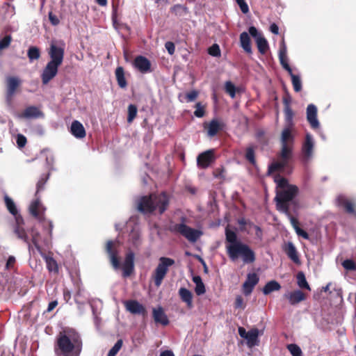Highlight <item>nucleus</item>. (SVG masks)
I'll return each instance as SVG.
<instances>
[{
	"label": "nucleus",
	"instance_id": "f257e3e1",
	"mask_svg": "<svg viewBox=\"0 0 356 356\" xmlns=\"http://www.w3.org/2000/svg\"><path fill=\"white\" fill-rule=\"evenodd\" d=\"M274 181L276 183V195L274 199L276 208L288 217L291 225L295 229V227H299L298 222L297 219L291 214L289 207L292 205L294 211L298 209V203L296 200L299 191L298 188L295 185L289 184L287 179L280 175L274 177Z\"/></svg>",
	"mask_w": 356,
	"mask_h": 356
},
{
	"label": "nucleus",
	"instance_id": "f03ea898",
	"mask_svg": "<svg viewBox=\"0 0 356 356\" xmlns=\"http://www.w3.org/2000/svg\"><path fill=\"white\" fill-rule=\"evenodd\" d=\"M81 347L80 335L73 329H67L59 333L55 351L58 356H79Z\"/></svg>",
	"mask_w": 356,
	"mask_h": 356
},
{
	"label": "nucleus",
	"instance_id": "7ed1b4c3",
	"mask_svg": "<svg viewBox=\"0 0 356 356\" xmlns=\"http://www.w3.org/2000/svg\"><path fill=\"white\" fill-rule=\"evenodd\" d=\"M49 173L43 174L40 176L36 184V199L31 203L29 207V211L31 214L39 220V222L42 224V227L44 228V229H47L49 237L44 238V242L46 245H49L50 244L51 238V231L53 230L54 225L51 220H46L43 217L45 209L42 205L38 195L40 191L44 190V185L49 179Z\"/></svg>",
	"mask_w": 356,
	"mask_h": 356
},
{
	"label": "nucleus",
	"instance_id": "20e7f679",
	"mask_svg": "<svg viewBox=\"0 0 356 356\" xmlns=\"http://www.w3.org/2000/svg\"><path fill=\"white\" fill-rule=\"evenodd\" d=\"M143 243L139 226L135 224L128 234L127 245L128 252L122 264L123 277L131 275L134 269V251L138 250Z\"/></svg>",
	"mask_w": 356,
	"mask_h": 356
},
{
	"label": "nucleus",
	"instance_id": "39448f33",
	"mask_svg": "<svg viewBox=\"0 0 356 356\" xmlns=\"http://www.w3.org/2000/svg\"><path fill=\"white\" fill-rule=\"evenodd\" d=\"M168 204V195L165 193H161L141 197L138 202L137 208L143 213H150L158 211L159 213L161 214L166 210Z\"/></svg>",
	"mask_w": 356,
	"mask_h": 356
},
{
	"label": "nucleus",
	"instance_id": "423d86ee",
	"mask_svg": "<svg viewBox=\"0 0 356 356\" xmlns=\"http://www.w3.org/2000/svg\"><path fill=\"white\" fill-rule=\"evenodd\" d=\"M227 255L232 261L241 258L244 264H252L255 261L254 251L246 244L241 242L232 246H226Z\"/></svg>",
	"mask_w": 356,
	"mask_h": 356
},
{
	"label": "nucleus",
	"instance_id": "0eeeda50",
	"mask_svg": "<svg viewBox=\"0 0 356 356\" xmlns=\"http://www.w3.org/2000/svg\"><path fill=\"white\" fill-rule=\"evenodd\" d=\"M4 200L8 210L12 215L15 217L17 225L15 228V233L17 234L19 238L24 241L28 245V249L30 254L34 253V248L29 243L28 235L26 233L24 229L21 226V223H22L23 219L20 216H18L17 209L15 202L8 195H5Z\"/></svg>",
	"mask_w": 356,
	"mask_h": 356
},
{
	"label": "nucleus",
	"instance_id": "6e6552de",
	"mask_svg": "<svg viewBox=\"0 0 356 356\" xmlns=\"http://www.w3.org/2000/svg\"><path fill=\"white\" fill-rule=\"evenodd\" d=\"M42 231H43L44 236L42 238L40 233L38 231H35L34 229H32V230H31L32 243L33 244V245L35 248V249L37 250V251L40 253V254L44 259V260L46 261L47 269L50 272L58 273V264H57V262L56 261V260L54 259H53L52 257H48L46 254H44L42 252V248L39 245V241L40 239L42 240L44 245L47 248H49L51 244V241L50 244L49 245H45V243L44 242V238L49 237V234H48L47 229H44V228L42 227ZM51 239H52V238H51Z\"/></svg>",
	"mask_w": 356,
	"mask_h": 356
},
{
	"label": "nucleus",
	"instance_id": "1a4fd4ad",
	"mask_svg": "<svg viewBox=\"0 0 356 356\" xmlns=\"http://www.w3.org/2000/svg\"><path fill=\"white\" fill-rule=\"evenodd\" d=\"M174 264L175 261L171 258L161 257L159 259V264L152 275L154 284L156 287L161 286L163 280L168 271V268L172 266Z\"/></svg>",
	"mask_w": 356,
	"mask_h": 356
},
{
	"label": "nucleus",
	"instance_id": "9d476101",
	"mask_svg": "<svg viewBox=\"0 0 356 356\" xmlns=\"http://www.w3.org/2000/svg\"><path fill=\"white\" fill-rule=\"evenodd\" d=\"M65 44L63 41L52 40L47 51L50 62L60 65L63 63L65 54Z\"/></svg>",
	"mask_w": 356,
	"mask_h": 356
},
{
	"label": "nucleus",
	"instance_id": "9b49d317",
	"mask_svg": "<svg viewBox=\"0 0 356 356\" xmlns=\"http://www.w3.org/2000/svg\"><path fill=\"white\" fill-rule=\"evenodd\" d=\"M172 231L179 233L191 243L196 242L202 235V232L191 228L184 222L175 224L173 225Z\"/></svg>",
	"mask_w": 356,
	"mask_h": 356
},
{
	"label": "nucleus",
	"instance_id": "f8f14e48",
	"mask_svg": "<svg viewBox=\"0 0 356 356\" xmlns=\"http://www.w3.org/2000/svg\"><path fill=\"white\" fill-rule=\"evenodd\" d=\"M315 141L312 135L307 133L301 148V157L305 163L311 161L314 155Z\"/></svg>",
	"mask_w": 356,
	"mask_h": 356
},
{
	"label": "nucleus",
	"instance_id": "ddd939ff",
	"mask_svg": "<svg viewBox=\"0 0 356 356\" xmlns=\"http://www.w3.org/2000/svg\"><path fill=\"white\" fill-rule=\"evenodd\" d=\"M60 66V65L50 61L47 63L41 74V79L43 84H47L56 76Z\"/></svg>",
	"mask_w": 356,
	"mask_h": 356
},
{
	"label": "nucleus",
	"instance_id": "4468645a",
	"mask_svg": "<svg viewBox=\"0 0 356 356\" xmlns=\"http://www.w3.org/2000/svg\"><path fill=\"white\" fill-rule=\"evenodd\" d=\"M248 31L252 37L255 39L259 51L261 54H265L268 48L267 40L254 26H250Z\"/></svg>",
	"mask_w": 356,
	"mask_h": 356
},
{
	"label": "nucleus",
	"instance_id": "2eb2a0df",
	"mask_svg": "<svg viewBox=\"0 0 356 356\" xmlns=\"http://www.w3.org/2000/svg\"><path fill=\"white\" fill-rule=\"evenodd\" d=\"M336 204L338 207L343 208L348 213L356 216L353 202L345 195H338L336 198Z\"/></svg>",
	"mask_w": 356,
	"mask_h": 356
},
{
	"label": "nucleus",
	"instance_id": "dca6fc26",
	"mask_svg": "<svg viewBox=\"0 0 356 356\" xmlns=\"http://www.w3.org/2000/svg\"><path fill=\"white\" fill-rule=\"evenodd\" d=\"M317 113L318 109L314 104H310L307 106L306 110L307 120L313 129H318L320 127V122L317 118Z\"/></svg>",
	"mask_w": 356,
	"mask_h": 356
},
{
	"label": "nucleus",
	"instance_id": "f3484780",
	"mask_svg": "<svg viewBox=\"0 0 356 356\" xmlns=\"http://www.w3.org/2000/svg\"><path fill=\"white\" fill-rule=\"evenodd\" d=\"M259 281V276L255 273H248L245 282L243 284V291L245 296L250 295L254 287Z\"/></svg>",
	"mask_w": 356,
	"mask_h": 356
},
{
	"label": "nucleus",
	"instance_id": "a211bd4d",
	"mask_svg": "<svg viewBox=\"0 0 356 356\" xmlns=\"http://www.w3.org/2000/svg\"><path fill=\"white\" fill-rule=\"evenodd\" d=\"M152 316L156 324H161L163 326H166L169 324L168 316L161 306L152 309Z\"/></svg>",
	"mask_w": 356,
	"mask_h": 356
},
{
	"label": "nucleus",
	"instance_id": "6ab92c4d",
	"mask_svg": "<svg viewBox=\"0 0 356 356\" xmlns=\"http://www.w3.org/2000/svg\"><path fill=\"white\" fill-rule=\"evenodd\" d=\"M20 83V80L15 76H10L7 79V94L6 100L10 104L13 96L14 95L17 87Z\"/></svg>",
	"mask_w": 356,
	"mask_h": 356
},
{
	"label": "nucleus",
	"instance_id": "aec40b11",
	"mask_svg": "<svg viewBox=\"0 0 356 356\" xmlns=\"http://www.w3.org/2000/svg\"><path fill=\"white\" fill-rule=\"evenodd\" d=\"M126 309L133 314H146L145 307L136 300H127L124 302Z\"/></svg>",
	"mask_w": 356,
	"mask_h": 356
},
{
	"label": "nucleus",
	"instance_id": "412c9836",
	"mask_svg": "<svg viewBox=\"0 0 356 356\" xmlns=\"http://www.w3.org/2000/svg\"><path fill=\"white\" fill-rule=\"evenodd\" d=\"M115 244L112 241H108L106 243V250L109 255L111 262L115 269L120 266L119 260L118 258V251L115 248Z\"/></svg>",
	"mask_w": 356,
	"mask_h": 356
},
{
	"label": "nucleus",
	"instance_id": "4be33fe9",
	"mask_svg": "<svg viewBox=\"0 0 356 356\" xmlns=\"http://www.w3.org/2000/svg\"><path fill=\"white\" fill-rule=\"evenodd\" d=\"M214 160L213 150L209 149L200 154L197 159V165L202 168L209 167L211 162Z\"/></svg>",
	"mask_w": 356,
	"mask_h": 356
},
{
	"label": "nucleus",
	"instance_id": "5701e85b",
	"mask_svg": "<svg viewBox=\"0 0 356 356\" xmlns=\"http://www.w3.org/2000/svg\"><path fill=\"white\" fill-rule=\"evenodd\" d=\"M134 66L143 74L151 72V63L145 56H137L134 60Z\"/></svg>",
	"mask_w": 356,
	"mask_h": 356
},
{
	"label": "nucleus",
	"instance_id": "b1692460",
	"mask_svg": "<svg viewBox=\"0 0 356 356\" xmlns=\"http://www.w3.org/2000/svg\"><path fill=\"white\" fill-rule=\"evenodd\" d=\"M284 252L288 257L296 264H300V259L299 258L296 248L292 242H288L283 248Z\"/></svg>",
	"mask_w": 356,
	"mask_h": 356
},
{
	"label": "nucleus",
	"instance_id": "393cba45",
	"mask_svg": "<svg viewBox=\"0 0 356 356\" xmlns=\"http://www.w3.org/2000/svg\"><path fill=\"white\" fill-rule=\"evenodd\" d=\"M284 296L289 300V302L295 305L306 299V296L300 290H295L293 291L286 293Z\"/></svg>",
	"mask_w": 356,
	"mask_h": 356
},
{
	"label": "nucleus",
	"instance_id": "a878e982",
	"mask_svg": "<svg viewBox=\"0 0 356 356\" xmlns=\"http://www.w3.org/2000/svg\"><path fill=\"white\" fill-rule=\"evenodd\" d=\"M281 144H286V145H291L294 141V136L293 134V129L291 125L284 128L281 134Z\"/></svg>",
	"mask_w": 356,
	"mask_h": 356
},
{
	"label": "nucleus",
	"instance_id": "bb28decb",
	"mask_svg": "<svg viewBox=\"0 0 356 356\" xmlns=\"http://www.w3.org/2000/svg\"><path fill=\"white\" fill-rule=\"evenodd\" d=\"M70 132L76 138H83L86 136V130L83 124L77 120L72 122Z\"/></svg>",
	"mask_w": 356,
	"mask_h": 356
},
{
	"label": "nucleus",
	"instance_id": "cd10ccee",
	"mask_svg": "<svg viewBox=\"0 0 356 356\" xmlns=\"http://www.w3.org/2000/svg\"><path fill=\"white\" fill-rule=\"evenodd\" d=\"M179 295L183 302H184L187 307L190 309L193 307V294L188 289L181 287L179 290Z\"/></svg>",
	"mask_w": 356,
	"mask_h": 356
},
{
	"label": "nucleus",
	"instance_id": "c85d7f7f",
	"mask_svg": "<svg viewBox=\"0 0 356 356\" xmlns=\"http://www.w3.org/2000/svg\"><path fill=\"white\" fill-rule=\"evenodd\" d=\"M170 11L178 17H184L189 14L188 8L182 4H175L172 7L170 8Z\"/></svg>",
	"mask_w": 356,
	"mask_h": 356
},
{
	"label": "nucleus",
	"instance_id": "c756f323",
	"mask_svg": "<svg viewBox=\"0 0 356 356\" xmlns=\"http://www.w3.org/2000/svg\"><path fill=\"white\" fill-rule=\"evenodd\" d=\"M42 115V113L35 106L27 107L21 117L25 118H38Z\"/></svg>",
	"mask_w": 356,
	"mask_h": 356
},
{
	"label": "nucleus",
	"instance_id": "7c9ffc66",
	"mask_svg": "<svg viewBox=\"0 0 356 356\" xmlns=\"http://www.w3.org/2000/svg\"><path fill=\"white\" fill-rule=\"evenodd\" d=\"M241 47L248 54L252 53V47L250 44V38L248 33L243 32L240 35Z\"/></svg>",
	"mask_w": 356,
	"mask_h": 356
},
{
	"label": "nucleus",
	"instance_id": "2f4dec72",
	"mask_svg": "<svg viewBox=\"0 0 356 356\" xmlns=\"http://www.w3.org/2000/svg\"><path fill=\"white\" fill-rule=\"evenodd\" d=\"M259 330L257 329H252L248 331V334L246 337L247 344L249 347L252 348L258 343Z\"/></svg>",
	"mask_w": 356,
	"mask_h": 356
},
{
	"label": "nucleus",
	"instance_id": "473e14b6",
	"mask_svg": "<svg viewBox=\"0 0 356 356\" xmlns=\"http://www.w3.org/2000/svg\"><path fill=\"white\" fill-rule=\"evenodd\" d=\"M115 74L118 86L121 88H125L127 86V83L124 77V72L123 67L121 66L118 67L115 70Z\"/></svg>",
	"mask_w": 356,
	"mask_h": 356
},
{
	"label": "nucleus",
	"instance_id": "72a5a7b5",
	"mask_svg": "<svg viewBox=\"0 0 356 356\" xmlns=\"http://www.w3.org/2000/svg\"><path fill=\"white\" fill-rule=\"evenodd\" d=\"M281 289V285L275 280H271L266 284L263 288V293L264 295H268L273 291H279Z\"/></svg>",
	"mask_w": 356,
	"mask_h": 356
},
{
	"label": "nucleus",
	"instance_id": "f704fd0d",
	"mask_svg": "<svg viewBox=\"0 0 356 356\" xmlns=\"http://www.w3.org/2000/svg\"><path fill=\"white\" fill-rule=\"evenodd\" d=\"M226 242L228 243L226 246H232L235 244L239 243L241 241L237 239L236 234L232 230L227 229L225 230Z\"/></svg>",
	"mask_w": 356,
	"mask_h": 356
},
{
	"label": "nucleus",
	"instance_id": "c9c22d12",
	"mask_svg": "<svg viewBox=\"0 0 356 356\" xmlns=\"http://www.w3.org/2000/svg\"><path fill=\"white\" fill-rule=\"evenodd\" d=\"M221 129L220 124L217 120H212L208 127V136L210 137H213L218 133V131Z\"/></svg>",
	"mask_w": 356,
	"mask_h": 356
},
{
	"label": "nucleus",
	"instance_id": "e433bc0d",
	"mask_svg": "<svg viewBox=\"0 0 356 356\" xmlns=\"http://www.w3.org/2000/svg\"><path fill=\"white\" fill-rule=\"evenodd\" d=\"M297 284L300 289H305L308 291H311V288L306 280L305 275L303 272L300 271L296 275Z\"/></svg>",
	"mask_w": 356,
	"mask_h": 356
},
{
	"label": "nucleus",
	"instance_id": "4c0bfd02",
	"mask_svg": "<svg viewBox=\"0 0 356 356\" xmlns=\"http://www.w3.org/2000/svg\"><path fill=\"white\" fill-rule=\"evenodd\" d=\"M292 154V148L291 145H286V144H282V150L280 153L281 159L288 163L289 159L291 158Z\"/></svg>",
	"mask_w": 356,
	"mask_h": 356
},
{
	"label": "nucleus",
	"instance_id": "58836bf2",
	"mask_svg": "<svg viewBox=\"0 0 356 356\" xmlns=\"http://www.w3.org/2000/svg\"><path fill=\"white\" fill-rule=\"evenodd\" d=\"M245 158L247 161H248L251 164L255 165V147L249 146L246 148Z\"/></svg>",
	"mask_w": 356,
	"mask_h": 356
},
{
	"label": "nucleus",
	"instance_id": "ea45409f",
	"mask_svg": "<svg viewBox=\"0 0 356 356\" xmlns=\"http://www.w3.org/2000/svg\"><path fill=\"white\" fill-rule=\"evenodd\" d=\"M289 75L291 78V82L295 92H300L302 90V81L300 79V76L294 74L293 72H291V74H289Z\"/></svg>",
	"mask_w": 356,
	"mask_h": 356
},
{
	"label": "nucleus",
	"instance_id": "a19ab883",
	"mask_svg": "<svg viewBox=\"0 0 356 356\" xmlns=\"http://www.w3.org/2000/svg\"><path fill=\"white\" fill-rule=\"evenodd\" d=\"M287 163L283 160H281L279 162H273L268 166V175H270L275 171L283 169Z\"/></svg>",
	"mask_w": 356,
	"mask_h": 356
},
{
	"label": "nucleus",
	"instance_id": "79ce46f5",
	"mask_svg": "<svg viewBox=\"0 0 356 356\" xmlns=\"http://www.w3.org/2000/svg\"><path fill=\"white\" fill-rule=\"evenodd\" d=\"M27 56L31 62L38 60L40 57V49L36 47H30L27 51Z\"/></svg>",
	"mask_w": 356,
	"mask_h": 356
},
{
	"label": "nucleus",
	"instance_id": "37998d69",
	"mask_svg": "<svg viewBox=\"0 0 356 356\" xmlns=\"http://www.w3.org/2000/svg\"><path fill=\"white\" fill-rule=\"evenodd\" d=\"M287 349L293 356H302L300 348L295 343L289 344Z\"/></svg>",
	"mask_w": 356,
	"mask_h": 356
},
{
	"label": "nucleus",
	"instance_id": "c03bdc74",
	"mask_svg": "<svg viewBox=\"0 0 356 356\" xmlns=\"http://www.w3.org/2000/svg\"><path fill=\"white\" fill-rule=\"evenodd\" d=\"M225 92L228 93L232 98H234L235 97L236 87L231 81H228L225 82Z\"/></svg>",
	"mask_w": 356,
	"mask_h": 356
},
{
	"label": "nucleus",
	"instance_id": "a18cd8bd",
	"mask_svg": "<svg viewBox=\"0 0 356 356\" xmlns=\"http://www.w3.org/2000/svg\"><path fill=\"white\" fill-rule=\"evenodd\" d=\"M195 107L194 115L197 118H202L205 113V106L202 105L201 102H197Z\"/></svg>",
	"mask_w": 356,
	"mask_h": 356
},
{
	"label": "nucleus",
	"instance_id": "49530a36",
	"mask_svg": "<svg viewBox=\"0 0 356 356\" xmlns=\"http://www.w3.org/2000/svg\"><path fill=\"white\" fill-rule=\"evenodd\" d=\"M137 114V108L134 104H130L128 106V117H127V121L128 122H131L134 119L136 118Z\"/></svg>",
	"mask_w": 356,
	"mask_h": 356
},
{
	"label": "nucleus",
	"instance_id": "de8ad7c7",
	"mask_svg": "<svg viewBox=\"0 0 356 356\" xmlns=\"http://www.w3.org/2000/svg\"><path fill=\"white\" fill-rule=\"evenodd\" d=\"M122 346V340L119 339L109 350L107 356H115Z\"/></svg>",
	"mask_w": 356,
	"mask_h": 356
},
{
	"label": "nucleus",
	"instance_id": "09e8293b",
	"mask_svg": "<svg viewBox=\"0 0 356 356\" xmlns=\"http://www.w3.org/2000/svg\"><path fill=\"white\" fill-rule=\"evenodd\" d=\"M343 267L347 270H355L356 265L353 260L346 259L342 262Z\"/></svg>",
	"mask_w": 356,
	"mask_h": 356
},
{
	"label": "nucleus",
	"instance_id": "8fccbe9b",
	"mask_svg": "<svg viewBox=\"0 0 356 356\" xmlns=\"http://www.w3.org/2000/svg\"><path fill=\"white\" fill-rule=\"evenodd\" d=\"M12 38L10 35H6L0 40V51L6 49L9 47Z\"/></svg>",
	"mask_w": 356,
	"mask_h": 356
},
{
	"label": "nucleus",
	"instance_id": "3c124183",
	"mask_svg": "<svg viewBox=\"0 0 356 356\" xmlns=\"http://www.w3.org/2000/svg\"><path fill=\"white\" fill-rule=\"evenodd\" d=\"M280 62L282 67L287 71L289 74H291L292 69L288 63V57L287 56H283V58H279Z\"/></svg>",
	"mask_w": 356,
	"mask_h": 356
},
{
	"label": "nucleus",
	"instance_id": "603ef678",
	"mask_svg": "<svg viewBox=\"0 0 356 356\" xmlns=\"http://www.w3.org/2000/svg\"><path fill=\"white\" fill-rule=\"evenodd\" d=\"M280 62L282 67L287 71L289 74H291L292 69L288 63V57L287 56H283V58H279Z\"/></svg>",
	"mask_w": 356,
	"mask_h": 356
},
{
	"label": "nucleus",
	"instance_id": "864d4df0",
	"mask_svg": "<svg viewBox=\"0 0 356 356\" xmlns=\"http://www.w3.org/2000/svg\"><path fill=\"white\" fill-rule=\"evenodd\" d=\"M26 138L21 134H18L16 136V143H17V145L18 146L19 148H22L24 147L26 144Z\"/></svg>",
	"mask_w": 356,
	"mask_h": 356
},
{
	"label": "nucleus",
	"instance_id": "5fc2aeb1",
	"mask_svg": "<svg viewBox=\"0 0 356 356\" xmlns=\"http://www.w3.org/2000/svg\"><path fill=\"white\" fill-rule=\"evenodd\" d=\"M236 3L240 7L241 12L246 14L249 12V7L245 0H235Z\"/></svg>",
	"mask_w": 356,
	"mask_h": 356
},
{
	"label": "nucleus",
	"instance_id": "6e6d98bb",
	"mask_svg": "<svg viewBox=\"0 0 356 356\" xmlns=\"http://www.w3.org/2000/svg\"><path fill=\"white\" fill-rule=\"evenodd\" d=\"M287 56V49L284 40L281 42L280 45V49L278 52V57L283 58V56Z\"/></svg>",
	"mask_w": 356,
	"mask_h": 356
},
{
	"label": "nucleus",
	"instance_id": "4d7b16f0",
	"mask_svg": "<svg viewBox=\"0 0 356 356\" xmlns=\"http://www.w3.org/2000/svg\"><path fill=\"white\" fill-rule=\"evenodd\" d=\"M210 55L213 56H218L220 55V48L218 44H213L209 50Z\"/></svg>",
	"mask_w": 356,
	"mask_h": 356
},
{
	"label": "nucleus",
	"instance_id": "13d9d810",
	"mask_svg": "<svg viewBox=\"0 0 356 356\" xmlns=\"http://www.w3.org/2000/svg\"><path fill=\"white\" fill-rule=\"evenodd\" d=\"M295 231L298 236H301L305 239H309V234L300 227H295Z\"/></svg>",
	"mask_w": 356,
	"mask_h": 356
},
{
	"label": "nucleus",
	"instance_id": "bf43d9fd",
	"mask_svg": "<svg viewBox=\"0 0 356 356\" xmlns=\"http://www.w3.org/2000/svg\"><path fill=\"white\" fill-rule=\"evenodd\" d=\"M198 96V92L196 90H192L186 94L187 102H193Z\"/></svg>",
	"mask_w": 356,
	"mask_h": 356
},
{
	"label": "nucleus",
	"instance_id": "052dcab7",
	"mask_svg": "<svg viewBox=\"0 0 356 356\" xmlns=\"http://www.w3.org/2000/svg\"><path fill=\"white\" fill-rule=\"evenodd\" d=\"M195 291L197 296L204 294L206 291L204 283L197 284L195 288Z\"/></svg>",
	"mask_w": 356,
	"mask_h": 356
},
{
	"label": "nucleus",
	"instance_id": "680f3d73",
	"mask_svg": "<svg viewBox=\"0 0 356 356\" xmlns=\"http://www.w3.org/2000/svg\"><path fill=\"white\" fill-rule=\"evenodd\" d=\"M165 47L167 49L169 54L172 55L175 51V46L172 42H166L165 44Z\"/></svg>",
	"mask_w": 356,
	"mask_h": 356
},
{
	"label": "nucleus",
	"instance_id": "e2e57ef3",
	"mask_svg": "<svg viewBox=\"0 0 356 356\" xmlns=\"http://www.w3.org/2000/svg\"><path fill=\"white\" fill-rule=\"evenodd\" d=\"M284 113H285L286 120L288 122H291L293 113V111H292L291 108H290V106L284 107Z\"/></svg>",
	"mask_w": 356,
	"mask_h": 356
},
{
	"label": "nucleus",
	"instance_id": "0e129e2a",
	"mask_svg": "<svg viewBox=\"0 0 356 356\" xmlns=\"http://www.w3.org/2000/svg\"><path fill=\"white\" fill-rule=\"evenodd\" d=\"M49 19L54 26H56L60 23V20L58 17L54 15L51 12L49 13Z\"/></svg>",
	"mask_w": 356,
	"mask_h": 356
},
{
	"label": "nucleus",
	"instance_id": "69168bd1",
	"mask_svg": "<svg viewBox=\"0 0 356 356\" xmlns=\"http://www.w3.org/2000/svg\"><path fill=\"white\" fill-rule=\"evenodd\" d=\"M235 308H244L243 299L241 296H237L235 300Z\"/></svg>",
	"mask_w": 356,
	"mask_h": 356
},
{
	"label": "nucleus",
	"instance_id": "338daca9",
	"mask_svg": "<svg viewBox=\"0 0 356 356\" xmlns=\"http://www.w3.org/2000/svg\"><path fill=\"white\" fill-rule=\"evenodd\" d=\"M15 262V258L13 256H10L7 260L6 268L9 269Z\"/></svg>",
	"mask_w": 356,
	"mask_h": 356
},
{
	"label": "nucleus",
	"instance_id": "774afa93",
	"mask_svg": "<svg viewBox=\"0 0 356 356\" xmlns=\"http://www.w3.org/2000/svg\"><path fill=\"white\" fill-rule=\"evenodd\" d=\"M270 31L273 33H274L275 35H277L279 33V27H278V26L275 23H273L270 26Z\"/></svg>",
	"mask_w": 356,
	"mask_h": 356
}]
</instances>
